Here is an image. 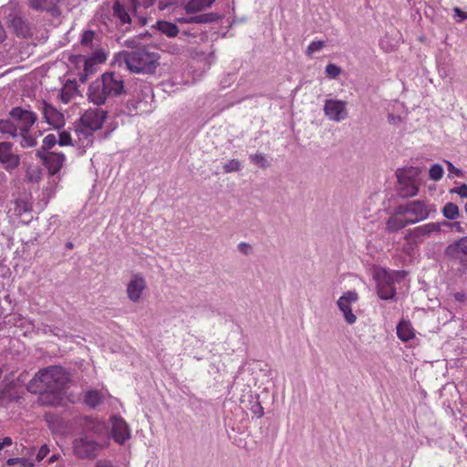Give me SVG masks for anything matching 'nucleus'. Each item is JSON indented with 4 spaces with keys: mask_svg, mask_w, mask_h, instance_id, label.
I'll use <instances>...</instances> for the list:
<instances>
[{
    "mask_svg": "<svg viewBox=\"0 0 467 467\" xmlns=\"http://www.w3.org/2000/svg\"><path fill=\"white\" fill-rule=\"evenodd\" d=\"M69 380L70 374L63 367L49 366L36 373L27 385V390L41 394L43 403L55 405Z\"/></svg>",
    "mask_w": 467,
    "mask_h": 467,
    "instance_id": "1",
    "label": "nucleus"
},
{
    "mask_svg": "<svg viewBox=\"0 0 467 467\" xmlns=\"http://www.w3.org/2000/svg\"><path fill=\"white\" fill-rule=\"evenodd\" d=\"M124 93L122 76L114 71H107L88 86L87 96L89 102L100 106Z\"/></svg>",
    "mask_w": 467,
    "mask_h": 467,
    "instance_id": "2",
    "label": "nucleus"
},
{
    "mask_svg": "<svg viewBox=\"0 0 467 467\" xmlns=\"http://www.w3.org/2000/svg\"><path fill=\"white\" fill-rule=\"evenodd\" d=\"M127 67L135 73H153L159 65L158 54L146 48H138L131 52L122 53Z\"/></svg>",
    "mask_w": 467,
    "mask_h": 467,
    "instance_id": "3",
    "label": "nucleus"
},
{
    "mask_svg": "<svg viewBox=\"0 0 467 467\" xmlns=\"http://www.w3.org/2000/svg\"><path fill=\"white\" fill-rule=\"evenodd\" d=\"M432 212H435L433 206L423 201H412L397 207V214L408 215L407 219L410 224L427 219Z\"/></svg>",
    "mask_w": 467,
    "mask_h": 467,
    "instance_id": "4",
    "label": "nucleus"
},
{
    "mask_svg": "<svg viewBox=\"0 0 467 467\" xmlns=\"http://www.w3.org/2000/svg\"><path fill=\"white\" fill-rule=\"evenodd\" d=\"M420 173V169L414 167L398 171L399 193L402 198H410L418 194L419 182L417 177Z\"/></svg>",
    "mask_w": 467,
    "mask_h": 467,
    "instance_id": "5",
    "label": "nucleus"
},
{
    "mask_svg": "<svg viewBox=\"0 0 467 467\" xmlns=\"http://www.w3.org/2000/svg\"><path fill=\"white\" fill-rule=\"evenodd\" d=\"M0 16L5 20L6 25L13 29L18 36L27 34V26L21 16V12L15 3H9L2 7Z\"/></svg>",
    "mask_w": 467,
    "mask_h": 467,
    "instance_id": "6",
    "label": "nucleus"
},
{
    "mask_svg": "<svg viewBox=\"0 0 467 467\" xmlns=\"http://www.w3.org/2000/svg\"><path fill=\"white\" fill-rule=\"evenodd\" d=\"M100 450L101 445L87 436L79 437L73 441L74 454L80 459H94Z\"/></svg>",
    "mask_w": 467,
    "mask_h": 467,
    "instance_id": "7",
    "label": "nucleus"
},
{
    "mask_svg": "<svg viewBox=\"0 0 467 467\" xmlns=\"http://www.w3.org/2000/svg\"><path fill=\"white\" fill-rule=\"evenodd\" d=\"M20 163L21 158L16 152L14 143L0 141V166L6 171L11 172L18 168Z\"/></svg>",
    "mask_w": 467,
    "mask_h": 467,
    "instance_id": "8",
    "label": "nucleus"
},
{
    "mask_svg": "<svg viewBox=\"0 0 467 467\" xmlns=\"http://www.w3.org/2000/svg\"><path fill=\"white\" fill-rule=\"evenodd\" d=\"M146 289L147 282L143 275L140 273H133L126 287L128 298L133 303H138L141 300Z\"/></svg>",
    "mask_w": 467,
    "mask_h": 467,
    "instance_id": "9",
    "label": "nucleus"
},
{
    "mask_svg": "<svg viewBox=\"0 0 467 467\" xmlns=\"http://www.w3.org/2000/svg\"><path fill=\"white\" fill-rule=\"evenodd\" d=\"M36 157L42 161L50 175L58 173L66 161V156L62 152L37 150Z\"/></svg>",
    "mask_w": 467,
    "mask_h": 467,
    "instance_id": "10",
    "label": "nucleus"
},
{
    "mask_svg": "<svg viewBox=\"0 0 467 467\" xmlns=\"http://www.w3.org/2000/svg\"><path fill=\"white\" fill-rule=\"evenodd\" d=\"M109 421L111 423L110 434L115 442L122 445L130 439V429L121 416L113 415Z\"/></svg>",
    "mask_w": 467,
    "mask_h": 467,
    "instance_id": "11",
    "label": "nucleus"
},
{
    "mask_svg": "<svg viewBox=\"0 0 467 467\" xmlns=\"http://www.w3.org/2000/svg\"><path fill=\"white\" fill-rule=\"evenodd\" d=\"M10 117L17 122L18 130L26 132L37 120V115L34 111L15 107L9 112Z\"/></svg>",
    "mask_w": 467,
    "mask_h": 467,
    "instance_id": "12",
    "label": "nucleus"
},
{
    "mask_svg": "<svg viewBox=\"0 0 467 467\" xmlns=\"http://www.w3.org/2000/svg\"><path fill=\"white\" fill-rule=\"evenodd\" d=\"M107 119V111L102 109H88L80 118L83 127L93 131L100 130Z\"/></svg>",
    "mask_w": 467,
    "mask_h": 467,
    "instance_id": "13",
    "label": "nucleus"
},
{
    "mask_svg": "<svg viewBox=\"0 0 467 467\" xmlns=\"http://www.w3.org/2000/svg\"><path fill=\"white\" fill-rule=\"evenodd\" d=\"M358 300V295L355 291H348L337 300V306L344 315L348 324L352 325L356 322L357 317L353 314L351 305Z\"/></svg>",
    "mask_w": 467,
    "mask_h": 467,
    "instance_id": "14",
    "label": "nucleus"
},
{
    "mask_svg": "<svg viewBox=\"0 0 467 467\" xmlns=\"http://www.w3.org/2000/svg\"><path fill=\"white\" fill-rule=\"evenodd\" d=\"M347 103L337 99H327L325 102V115L333 121L339 122L347 117Z\"/></svg>",
    "mask_w": 467,
    "mask_h": 467,
    "instance_id": "15",
    "label": "nucleus"
},
{
    "mask_svg": "<svg viewBox=\"0 0 467 467\" xmlns=\"http://www.w3.org/2000/svg\"><path fill=\"white\" fill-rule=\"evenodd\" d=\"M445 254L451 259L458 260L462 265H467V236L459 239L447 246Z\"/></svg>",
    "mask_w": 467,
    "mask_h": 467,
    "instance_id": "16",
    "label": "nucleus"
},
{
    "mask_svg": "<svg viewBox=\"0 0 467 467\" xmlns=\"http://www.w3.org/2000/svg\"><path fill=\"white\" fill-rule=\"evenodd\" d=\"M40 110L44 120L54 129H59L64 125V115L51 104L43 101Z\"/></svg>",
    "mask_w": 467,
    "mask_h": 467,
    "instance_id": "17",
    "label": "nucleus"
},
{
    "mask_svg": "<svg viewBox=\"0 0 467 467\" xmlns=\"http://www.w3.org/2000/svg\"><path fill=\"white\" fill-rule=\"evenodd\" d=\"M378 295L381 299H391L396 295V288L394 286L393 279L387 273L378 278L377 285Z\"/></svg>",
    "mask_w": 467,
    "mask_h": 467,
    "instance_id": "18",
    "label": "nucleus"
},
{
    "mask_svg": "<svg viewBox=\"0 0 467 467\" xmlns=\"http://www.w3.org/2000/svg\"><path fill=\"white\" fill-rule=\"evenodd\" d=\"M75 134L77 139H74V142L78 148L85 150L93 144V130L82 127L80 129H76Z\"/></svg>",
    "mask_w": 467,
    "mask_h": 467,
    "instance_id": "19",
    "label": "nucleus"
},
{
    "mask_svg": "<svg viewBox=\"0 0 467 467\" xmlns=\"http://www.w3.org/2000/svg\"><path fill=\"white\" fill-rule=\"evenodd\" d=\"M78 83L76 80H67L63 85L60 93L59 99L62 103H69L78 94Z\"/></svg>",
    "mask_w": 467,
    "mask_h": 467,
    "instance_id": "20",
    "label": "nucleus"
},
{
    "mask_svg": "<svg viewBox=\"0 0 467 467\" xmlns=\"http://www.w3.org/2000/svg\"><path fill=\"white\" fill-rule=\"evenodd\" d=\"M16 384L13 379L5 378L0 385V402L7 403L16 399V394L13 392Z\"/></svg>",
    "mask_w": 467,
    "mask_h": 467,
    "instance_id": "21",
    "label": "nucleus"
},
{
    "mask_svg": "<svg viewBox=\"0 0 467 467\" xmlns=\"http://www.w3.org/2000/svg\"><path fill=\"white\" fill-rule=\"evenodd\" d=\"M397 336L403 342H408L415 337V329L409 320L400 321L397 326Z\"/></svg>",
    "mask_w": 467,
    "mask_h": 467,
    "instance_id": "22",
    "label": "nucleus"
},
{
    "mask_svg": "<svg viewBox=\"0 0 467 467\" xmlns=\"http://www.w3.org/2000/svg\"><path fill=\"white\" fill-rule=\"evenodd\" d=\"M403 216L404 215L397 214L396 211L395 213L390 216L386 223L387 231L389 233H395L410 224L407 217L402 218Z\"/></svg>",
    "mask_w": 467,
    "mask_h": 467,
    "instance_id": "23",
    "label": "nucleus"
},
{
    "mask_svg": "<svg viewBox=\"0 0 467 467\" xmlns=\"http://www.w3.org/2000/svg\"><path fill=\"white\" fill-rule=\"evenodd\" d=\"M86 430L97 436H102L107 433L108 427L104 420L99 419H88L86 421Z\"/></svg>",
    "mask_w": 467,
    "mask_h": 467,
    "instance_id": "24",
    "label": "nucleus"
},
{
    "mask_svg": "<svg viewBox=\"0 0 467 467\" xmlns=\"http://www.w3.org/2000/svg\"><path fill=\"white\" fill-rule=\"evenodd\" d=\"M18 135L21 137L20 145L23 148H33L37 145V139L42 135L41 131L32 132L28 130L26 132L18 131Z\"/></svg>",
    "mask_w": 467,
    "mask_h": 467,
    "instance_id": "25",
    "label": "nucleus"
},
{
    "mask_svg": "<svg viewBox=\"0 0 467 467\" xmlns=\"http://www.w3.org/2000/svg\"><path fill=\"white\" fill-rule=\"evenodd\" d=\"M104 399V396L100 390L91 389L88 390L84 395V403L89 408H96L99 406Z\"/></svg>",
    "mask_w": 467,
    "mask_h": 467,
    "instance_id": "26",
    "label": "nucleus"
},
{
    "mask_svg": "<svg viewBox=\"0 0 467 467\" xmlns=\"http://www.w3.org/2000/svg\"><path fill=\"white\" fill-rule=\"evenodd\" d=\"M155 28L168 37H175L179 34V28L175 24L164 20L158 21Z\"/></svg>",
    "mask_w": 467,
    "mask_h": 467,
    "instance_id": "27",
    "label": "nucleus"
},
{
    "mask_svg": "<svg viewBox=\"0 0 467 467\" xmlns=\"http://www.w3.org/2000/svg\"><path fill=\"white\" fill-rule=\"evenodd\" d=\"M413 232L416 237L430 236L432 234L440 233V225L437 223H429L416 227Z\"/></svg>",
    "mask_w": 467,
    "mask_h": 467,
    "instance_id": "28",
    "label": "nucleus"
},
{
    "mask_svg": "<svg viewBox=\"0 0 467 467\" xmlns=\"http://www.w3.org/2000/svg\"><path fill=\"white\" fill-rule=\"evenodd\" d=\"M219 19V16L215 13L201 14L194 16H191L187 19L181 20L184 23H196V24H208L214 22Z\"/></svg>",
    "mask_w": 467,
    "mask_h": 467,
    "instance_id": "29",
    "label": "nucleus"
},
{
    "mask_svg": "<svg viewBox=\"0 0 467 467\" xmlns=\"http://www.w3.org/2000/svg\"><path fill=\"white\" fill-rule=\"evenodd\" d=\"M214 1L215 0H190L185 5V9L189 14L195 13L210 7Z\"/></svg>",
    "mask_w": 467,
    "mask_h": 467,
    "instance_id": "30",
    "label": "nucleus"
},
{
    "mask_svg": "<svg viewBox=\"0 0 467 467\" xmlns=\"http://www.w3.org/2000/svg\"><path fill=\"white\" fill-rule=\"evenodd\" d=\"M58 0H28V5L36 10H52L57 4Z\"/></svg>",
    "mask_w": 467,
    "mask_h": 467,
    "instance_id": "31",
    "label": "nucleus"
},
{
    "mask_svg": "<svg viewBox=\"0 0 467 467\" xmlns=\"http://www.w3.org/2000/svg\"><path fill=\"white\" fill-rule=\"evenodd\" d=\"M113 16L119 19L121 24L130 23V16L123 5L119 2H115L113 5Z\"/></svg>",
    "mask_w": 467,
    "mask_h": 467,
    "instance_id": "32",
    "label": "nucleus"
},
{
    "mask_svg": "<svg viewBox=\"0 0 467 467\" xmlns=\"http://www.w3.org/2000/svg\"><path fill=\"white\" fill-rule=\"evenodd\" d=\"M18 128L12 121L8 119H0V132L7 134L12 138L18 136Z\"/></svg>",
    "mask_w": 467,
    "mask_h": 467,
    "instance_id": "33",
    "label": "nucleus"
},
{
    "mask_svg": "<svg viewBox=\"0 0 467 467\" xmlns=\"http://www.w3.org/2000/svg\"><path fill=\"white\" fill-rule=\"evenodd\" d=\"M442 215L448 220L457 219L460 215L459 207L453 202L446 203L442 208Z\"/></svg>",
    "mask_w": 467,
    "mask_h": 467,
    "instance_id": "34",
    "label": "nucleus"
},
{
    "mask_svg": "<svg viewBox=\"0 0 467 467\" xmlns=\"http://www.w3.org/2000/svg\"><path fill=\"white\" fill-rule=\"evenodd\" d=\"M57 143H58L57 136L55 134H48L43 139L42 146L38 150L49 151Z\"/></svg>",
    "mask_w": 467,
    "mask_h": 467,
    "instance_id": "35",
    "label": "nucleus"
},
{
    "mask_svg": "<svg viewBox=\"0 0 467 467\" xmlns=\"http://www.w3.org/2000/svg\"><path fill=\"white\" fill-rule=\"evenodd\" d=\"M444 174L443 168L440 164H433L429 171L430 178L433 181H440Z\"/></svg>",
    "mask_w": 467,
    "mask_h": 467,
    "instance_id": "36",
    "label": "nucleus"
},
{
    "mask_svg": "<svg viewBox=\"0 0 467 467\" xmlns=\"http://www.w3.org/2000/svg\"><path fill=\"white\" fill-rule=\"evenodd\" d=\"M58 144L60 146H69L75 145L74 139L71 137L70 133L67 130H63L58 134Z\"/></svg>",
    "mask_w": 467,
    "mask_h": 467,
    "instance_id": "37",
    "label": "nucleus"
},
{
    "mask_svg": "<svg viewBox=\"0 0 467 467\" xmlns=\"http://www.w3.org/2000/svg\"><path fill=\"white\" fill-rule=\"evenodd\" d=\"M241 169V162L238 160L233 159L223 165V171L226 173L238 171Z\"/></svg>",
    "mask_w": 467,
    "mask_h": 467,
    "instance_id": "38",
    "label": "nucleus"
},
{
    "mask_svg": "<svg viewBox=\"0 0 467 467\" xmlns=\"http://www.w3.org/2000/svg\"><path fill=\"white\" fill-rule=\"evenodd\" d=\"M324 47V41H312L306 48V55L311 57L315 52L320 51Z\"/></svg>",
    "mask_w": 467,
    "mask_h": 467,
    "instance_id": "39",
    "label": "nucleus"
},
{
    "mask_svg": "<svg viewBox=\"0 0 467 467\" xmlns=\"http://www.w3.org/2000/svg\"><path fill=\"white\" fill-rule=\"evenodd\" d=\"M342 72V69L340 67L337 66L336 64L329 63L326 67V73L327 75L331 78H336L338 77Z\"/></svg>",
    "mask_w": 467,
    "mask_h": 467,
    "instance_id": "40",
    "label": "nucleus"
},
{
    "mask_svg": "<svg viewBox=\"0 0 467 467\" xmlns=\"http://www.w3.org/2000/svg\"><path fill=\"white\" fill-rule=\"evenodd\" d=\"M107 60V55L103 51H96L92 57L86 61V66L88 63H104Z\"/></svg>",
    "mask_w": 467,
    "mask_h": 467,
    "instance_id": "41",
    "label": "nucleus"
},
{
    "mask_svg": "<svg viewBox=\"0 0 467 467\" xmlns=\"http://www.w3.org/2000/svg\"><path fill=\"white\" fill-rule=\"evenodd\" d=\"M250 159L252 162L258 165L261 168H265L268 165L267 160L264 154L257 153L254 155H251Z\"/></svg>",
    "mask_w": 467,
    "mask_h": 467,
    "instance_id": "42",
    "label": "nucleus"
},
{
    "mask_svg": "<svg viewBox=\"0 0 467 467\" xmlns=\"http://www.w3.org/2000/svg\"><path fill=\"white\" fill-rule=\"evenodd\" d=\"M94 38H95V32L92 30H87L82 34L81 45L88 47L92 43Z\"/></svg>",
    "mask_w": 467,
    "mask_h": 467,
    "instance_id": "43",
    "label": "nucleus"
},
{
    "mask_svg": "<svg viewBox=\"0 0 467 467\" xmlns=\"http://www.w3.org/2000/svg\"><path fill=\"white\" fill-rule=\"evenodd\" d=\"M48 452H49V448L47 447V445H46V444L42 445L36 453V461L37 462L42 461L44 458L47 457Z\"/></svg>",
    "mask_w": 467,
    "mask_h": 467,
    "instance_id": "44",
    "label": "nucleus"
},
{
    "mask_svg": "<svg viewBox=\"0 0 467 467\" xmlns=\"http://www.w3.org/2000/svg\"><path fill=\"white\" fill-rule=\"evenodd\" d=\"M451 192L458 193L462 198H466L467 197V185L462 184L458 188L452 189Z\"/></svg>",
    "mask_w": 467,
    "mask_h": 467,
    "instance_id": "45",
    "label": "nucleus"
},
{
    "mask_svg": "<svg viewBox=\"0 0 467 467\" xmlns=\"http://www.w3.org/2000/svg\"><path fill=\"white\" fill-rule=\"evenodd\" d=\"M13 444V440L11 437H5L3 439H0V451L5 448L9 447Z\"/></svg>",
    "mask_w": 467,
    "mask_h": 467,
    "instance_id": "46",
    "label": "nucleus"
},
{
    "mask_svg": "<svg viewBox=\"0 0 467 467\" xmlns=\"http://www.w3.org/2000/svg\"><path fill=\"white\" fill-rule=\"evenodd\" d=\"M238 247H239V250L243 254H247L250 252V250H251V246L249 244H245V243L239 244Z\"/></svg>",
    "mask_w": 467,
    "mask_h": 467,
    "instance_id": "47",
    "label": "nucleus"
},
{
    "mask_svg": "<svg viewBox=\"0 0 467 467\" xmlns=\"http://www.w3.org/2000/svg\"><path fill=\"white\" fill-rule=\"evenodd\" d=\"M95 467H115L109 462L99 460L96 462Z\"/></svg>",
    "mask_w": 467,
    "mask_h": 467,
    "instance_id": "48",
    "label": "nucleus"
},
{
    "mask_svg": "<svg viewBox=\"0 0 467 467\" xmlns=\"http://www.w3.org/2000/svg\"><path fill=\"white\" fill-rule=\"evenodd\" d=\"M451 230H455L458 233H463L464 230L462 227V224L460 222H454L451 224Z\"/></svg>",
    "mask_w": 467,
    "mask_h": 467,
    "instance_id": "49",
    "label": "nucleus"
},
{
    "mask_svg": "<svg viewBox=\"0 0 467 467\" xmlns=\"http://www.w3.org/2000/svg\"><path fill=\"white\" fill-rule=\"evenodd\" d=\"M453 297L458 302H463L465 300V294L457 292L453 294Z\"/></svg>",
    "mask_w": 467,
    "mask_h": 467,
    "instance_id": "50",
    "label": "nucleus"
},
{
    "mask_svg": "<svg viewBox=\"0 0 467 467\" xmlns=\"http://www.w3.org/2000/svg\"><path fill=\"white\" fill-rule=\"evenodd\" d=\"M389 121L390 123L396 124L401 121V118L400 116H395L393 114H389Z\"/></svg>",
    "mask_w": 467,
    "mask_h": 467,
    "instance_id": "51",
    "label": "nucleus"
},
{
    "mask_svg": "<svg viewBox=\"0 0 467 467\" xmlns=\"http://www.w3.org/2000/svg\"><path fill=\"white\" fill-rule=\"evenodd\" d=\"M21 462V458H9L7 461H6V464L8 466H14L17 463Z\"/></svg>",
    "mask_w": 467,
    "mask_h": 467,
    "instance_id": "52",
    "label": "nucleus"
},
{
    "mask_svg": "<svg viewBox=\"0 0 467 467\" xmlns=\"http://www.w3.org/2000/svg\"><path fill=\"white\" fill-rule=\"evenodd\" d=\"M140 88L141 92L146 93V94H148L149 92L151 91L150 87L148 84H146V83H141L140 85Z\"/></svg>",
    "mask_w": 467,
    "mask_h": 467,
    "instance_id": "53",
    "label": "nucleus"
},
{
    "mask_svg": "<svg viewBox=\"0 0 467 467\" xmlns=\"http://www.w3.org/2000/svg\"><path fill=\"white\" fill-rule=\"evenodd\" d=\"M24 467H33L34 466V462H31L30 460L28 459H25V458H21V462H20Z\"/></svg>",
    "mask_w": 467,
    "mask_h": 467,
    "instance_id": "54",
    "label": "nucleus"
},
{
    "mask_svg": "<svg viewBox=\"0 0 467 467\" xmlns=\"http://www.w3.org/2000/svg\"><path fill=\"white\" fill-rule=\"evenodd\" d=\"M437 223L440 225V232L441 231V227H447L451 230L452 223H450L448 221H442V222H438Z\"/></svg>",
    "mask_w": 467,
    "mask_h": 467,
    "instance_id": "55",
    "label": "nucleus"
},
{
    "mask_svg": "<svg viewBox=\"0 0 467 467\" xmlns=\"http://www.w3.org/2000/svg\"><path fill=\"white\" fill-rule=\"evenodd\" d=\"M448 169L450 171L455 172L457 175L461 172L460 170L456 169L450 161H447Z\"/></svg>",
    "mask_w": 467,
    "mask_h": 467,
    "instance_id": "56",
    "label": "nucleus"
},
{
    "mask_svg": "<svg viewBox=\"0 0 467 467\" xmlns=\"http://www.w3.org/2000/svg\"><path fill=\"white\" fill-rule=\"evenodd\" d=\"M125 44L127 47H135L136 44H137V40L136 39H129L125 42Z\"/></svg>",
    "mask_w": 467,
    "mask_h": 467,
    "instance_id": "57",
    "label": "nucleus"
},
{
    "mask_svg": "<svg viewBox=\"0 0 467 467\" xmlns=\"http://www.w3.org/2000/svg\"><path fill=\"white\" fill-rule=\"evenodd\" d=\"M454 10L462 16V19H467V14L462 13L458 7H455Z\"/></svg>",
    "mask_w": 467,
    "mask_h": 467,
    "instance_id": "58",
    "label": "nucleus"
},
{
    "mask_svg": "<svg viewBox=\"0 0 467 467\" xmlns=\"http://www.w3.org/2000/svg\"><path fill=\"white\" fill-rule=\"evenodd\" d=\"M257 414L258 418H261L264 416V409L260 404H258V412H255Z\"/></svg>",
    "mask_w": 467,
    "mask_h": 467,
    "instance_id": "59",
    "label": "nucleus"
},
{
    "mask_svg": "<svg viewBox=\"0 0 467 467\" xmlns=\"http://www.w3.org/2000/svg\"><path fill=\"white\" fill-rule=\"evenodd\" d=\"M57 460V455H52L50 458H49V462H54Z\"/></svg>",
    "mask_w": 467,
    "mask_h": 467,
    "instance_id": "60",
    "label": "nucleus"
},
{
    "mask_svg": "<svg viewBox=\"0 0 467 467\" xmlns=\"http://www.w3.org/2000/svg\"><path fill=\"white\" fill-rule=\"evenodd\" d=\"M26 450L28 451L27 453H30V454L33 453L36 451V449L34 447H30V448L26 449Z\"/></svg>",
    "mask_w": 467,
    "mask_h": 467,
    "instance_id": "61",
    "label": "nucleus"
},
{
    "mask_svg": "<svg viewBox=\"0 0 467 467\" xmlns=\"http://www.w3.org/2000/svg\"><path fill=\"white\" fill-rule=\"evenodd\" d=\"M67 246L68 248H72V247H73V244H72L71 243H68V244H67Z\"/></svg>",
    "mask_w": 467,
    "mask_h": 467,
    "instance_id": "62",
    "label": "nucleus"
},
{
    "mask_svg": "<svg viewBox=\"0 0 467 467\" xmlns=\"http://www.w3.org/2000/svg\"><path fill=\"white\" fill-rule=\"evenodd\" d=\"M2 375H3V369L0 368V379L2 378Z\"/></svg>",
    "mask_w": 467,
    "mask_h": 467,
    "instance_id": "63",
    "label": "nucleus"
},
{
    "mask_svg": "<svg viewBox=\"0 0 467 467\" xmlns=\"http://www.w3.org/2000/svg\"><path fill=\"white\" fill-rule=\"evenodd\" d=\"M464 210H465V212H466V213H467V202H466V204H465V206H464Z\"/></svg>",
    "mask_w": 467,
    "mask_h": 467,
    "instance_id": "64",
    "label": "nucleus"
}]
</instances>
